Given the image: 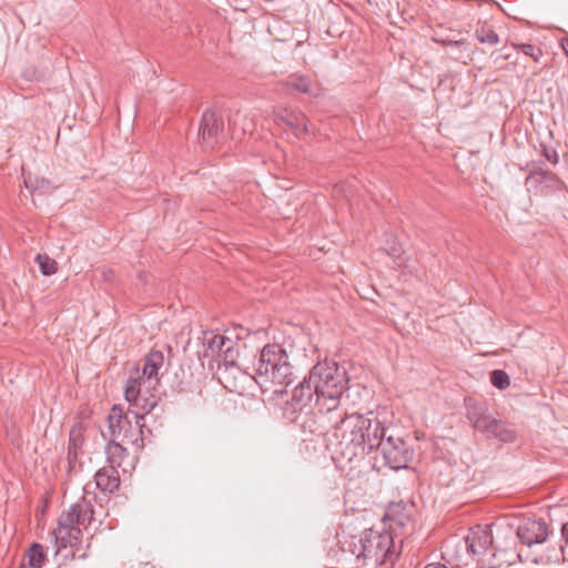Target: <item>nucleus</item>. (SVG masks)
<instances>
[{
	"label": "nucleus",
	"instance_id": "nucleus-1",
	"mask_svg": "<svg viewBox=\"0 0 568 568\" xmlns=\"http://www.w3.org/2000/svg\"><path fill=\"white\" fill-rule=\"evenodd\" d=\"M343 550L351 552L357 567L392 568L399 557L394 535L386 529H365L343 542Z\"/></svg>",
	"mask_w": 568,
	"mask_h": 568
},
{
	"label": "nucleus",
	"instance_id": "nucleus-2",
	"mask_svg": "<svg viewBox=\"0 0 568 568\" xmlns=\"http://www.w3.org/2000/svg\"><path fill=\"white\" fill-rule=\"evenodd\" d=\"M333 427V439L329 445L335 463L344 468L361 462L367 455V448L362 438L364 415L358 413L347 415L337 410Z\"/></svg>",
	"mask_w": 568,
	"mask_h": 568
},
{
	"label": "nucleus",
	"instance_id": "nucleus-3",
	"mask_svg": "<svg viewBox=\"0 0 568 568\" xmlns=\"http://www.w3.org/2000/svg\"><path fill=\"white\" fill-rule=\"evenodd\" d=\"M253 378L263 392L274 394L282 393L293 382L288 355L280 344H267L262 348Z\"/></svg>",
	"mask_w": 568,
	"mask_h": 568
},
{
	"label": "nucleus",
	"instance_id": "nucleus-4",
	"mask_svg": "<svg viewBox=\"0 0 568 568\" xmlns=\"http://www.w3.org/2000/svg\"><path fill=\"white\" fill-rule=\"evenodd\" d=\"M94 520L93 503L87 494L68 509L63 510L52 530L58 551L67 547H78L82 541V529Z\"/></svg>",
	"mask_w": 568,
	"mask_h": 568
},
{
	"label": "nucleus",
	"instance_id": "nucleus-5",
	"mask_svg": "<svg viewBox=\"0 0 568 568\" xmlns=\"http://www.w3.org/2000/svg\"><path fill=\"white\" fill-rule=\"evenodd\" d=\"M310 381L315 385L317 403H326L327 412L339 410V399L347 389L346 369L336 362L317 363L310 371Z\"/></svg>",
	"mask_w": 568,
	"mask_h": 568
},
{
	"label": "nucleus",
	"instance_id": "nucleus-6",
	"mask_svg": "<svg viewBox=\"0 0 568 568\" xmlns=\"http://www.w3.org/2000/svg\"><path fill=\"white\" fill-rule=\"evenodd\" d=\"M140 377H129L124 388L125 399L130 403L135 410V424L139 427L140 434L142 433V419L146 414L151 413L158 405L159 397L156 395V386H149L148 383L138 381Z\"/></svg>",
	"mask_w": 568,
	"mask_h": 568
},
{
	"label": "nucleus",
	"instance_id": "nucleus-7",
	"mask_svg": "<svg viewBox=\"0 0 568 568\" xmlns=\"http://www.w3.org/2000/svg\"><path fill=\"white\" fill-rule=\"evenodd\" d=\"M464 541L467 554L477 564V568L495 567L497 565L493 560L495 557L493 536L488 528H481L480 526L471 528Z\"/></svg>",
	"mask_w": 568,
	"mask_h": 568
},
{
	"label": "nucleus",
	"instance_id": "nucleus-8",
	"mask_svg": "<svg viewBox=\"0 0 568 568\" xmlns=\"http://www.w3.org/2000/svg\"><path fill=\"white\" fill-rule=\"evenodd\" d=\"M467 417L476 430L486 434L488 437L497 438L504 443H513L516 439V430L509 424L491 417L481 408L469 409Z\"/></svg>",
	"mask_w": 568,
	"mask_h": 568
},
{
	"label": "nucleus",
	"instance_id": "nucleus-9",
	"mask_svg": "<svg viewBox=\"0 0 568 568\" xmlns=\"http://www.w3.org/2000/svg\"><path fill=\"white\" fill-rule=\"evenodd\" d=\"M376 449H381L385 464L392 469L407 468L414 457V449L400 436L389 435L387 438L384 437L381 446Z\"/></svg>",
	"mask_w": 568,
	"mask_h": 568
},
{
	"label": "nucleus",
	"instance_id": "nucleus-10",
	"mask_svg": "<svg viewBox=\"0 0 568 568\" xmlns=\"http://www.w3.org/2000/svg\"><path fill=\"white\" fill-rule=\"evenodd\" d=\"M317 404V412H303L297 414L293 420L297 423L305 433H310L316 436H324L332 426L329 414H333L334 412H327V404L325 402Z\"/></svg>",
	"mask_w": 568,
	"mask_h": 568
},
{
	"label": "nucleus",
	"instance_id": "nucleus-11",
	"mask_svg": "<svg viewBox=\"0 0 568 568\" xmlns=\"http://www.w3.org/2000/svg\"><path fill=\"white\" fill-rule=\"evenodd\" d=\"M549 535V526L544 520L526 519L517 528V537L523 545L530 548L534 545L542 544Z\"/></svg>",
	"mask_w": 568,
	"mask_h": 568
},
{
	"label": "nucleus",
	"instance_id": "nucleus-12",
	"mask_svg": "<svg viewBox=\"0 0 568 568\" xmlns=\"http://www.w3.org/2000/svg\"><path fill=\"white\" fill-rule=\"evenodd\" d=\"M142 369L136 367L130 373L129 377H140L139 381L148 383L149 386H156L159 384L158 373L163 366L164 355L161 351L152 349L143 358Z\"/></svg>",
	"mask_w": 568,
	"mask_h": 568
},
{
	"label": "nucleus",
	"instance_id": "nucleus-13",
	"mask_svg": "<svg viewBox=\"0 0 568 568\" xmlns=\"http://www.w3.org/2000/svg\"><path fill=\"white\" fill-rule=\"evenodd\" d=\"M275 121L287 125L296 138H303L311 131L307 116L292 108H281L275 112Z\"/></svg>",
	"mask_w": 568,
	"mask_h": 568
},
{
	"label": "nucleus",
	"instance_id": "nucleus-14",
	"mask_svg": "<svg viewBox=\"0 0 568 568\" xmlns=\"http://www.w3.org/2000/svg\"><path fill=\"white\" fill-rule=\"evenodd\" d=\"M224 123L220 113L207 110L203 113L200 124V132L204 144L213 148L223 132Z\"/></svg>",
	"mask_w": 568,
	"mask_h": 568
},
{
	"label": "nucleus",
	"instance_id": "nucleus-15",
	"mask_svg": "<svg viewBox=\"0 0 568 568\" xmlns=\"http://www.w3.org/2000/svg\"><path fill=\"white\" fill-rule=\"evenodd\" d=\"M364 429L362 430V438L364 446L367 448V454L381 446L382 439L385 437V427L383 423L373 413L364 415Z\"/></svg>",
	"mask_w": 568,
	"mask_h": 568
},
{
	"label": "nucleus",
	"instance_id": "nucleus-16",
	"mask_svg": "<svg viewBox=\"0 0 568 568\" xmlns=\"http://www.w3.org/2000/svg\"><path fill=\"white\" fill-rule=\"evenodd\" d=\"M315 395V385L310 381L308 376L294 388L291 402L287 404L295 413L301 414L311 408V403Z\"/></svg>",
	"mask_w": 568,
	"mask_h": 568
},
{
	"label": "nucleus",
	"instance_id": "nucleus-17",
	"mask_svg": "<svg viewBox=\"0 0 568 568\" xmlns=\"http://www.w3.org/2000/svg\"><path fill=\"white\" fill-rule=\"evenodd\" d=\"M384 519L388 523L392 532L396 529L405 528L412 520V506L404 501L392 503L388 505Z\"/></svg>",
	"mask_w": 568,
	"mask_h": 568
},
{
	"label": "nucleus",
	"instance_id": "nucleus-18",
	"mask_svg": "<svg viewBox=\"0 0 568 568\" xmlns=\"http://www.w3.org/2000/svg\"><path fill=\"white\" fill-rule=\"evenodd\" d=\"M109 429L112 439L119 438L123 434V438L132 439L133 435L129 434L132 428V423L128 414H123L122 408L114 405L108 417Z\"/></svg>",
	"mask_w": 568,
	"mask_h": 568
},
{
	"label": "nucleus",
	"instance_id": "nucleus-19",
	"mask_svg": "<svg viewBox=\"0 0 568 568\" xmlns=\"http://www.w3.org/2000/svg\"><path fill=\"white\" fill-rule=\"evenodd\" d=\"M95 486L102 493L112 494L120 487V475L119 470L114 469L113 466H104L95 473Z\"/></svg>",
	"mask_w": 568,
	"mask_h": 568
},
{
	"label": "nucleus",
	"instance_id": "nucleus-20",
	"mask_svg": "<svg viewBox=\"0 0 568 568\" xmlns=\"http://www.w3.org/2000/svg\"><path fill=\"white\" fill-rule=\"evenodd\" d=\"M106 456V465L113 466L114 469H119L122 466L123 460L128 456V450L121 444L114 439H110L104 447Z\"/></svg>",
	"mask_w": 568,
	"mask_h": 568
},
{
	"label": "nucleus",
	"instance_id": "nucleus-21",
	"mask_svg": "<svg viewBox=\"0 0 568 568\" xmlns=\"http://www.w3.org/2000/svg\"><path fill=\"white\" fill-rule=\"evenodd\" d=\"M23 174L24 186L31 192H39V194H49L55 190V186L44 178L32 176L31 174Z\"/></svg>",
	"mask_w": 568,
	"mask_h": 568
},
{
	"label": "nucleus",
	"instance_id": "nucleus-22",
	"mask_svg": "<svg viewBox=\"0 0 568 568\" xmlns=\"http://www.w3.org/2000/svg\"><path fill=\"white\" fill-rule=\"evenodd\" d=\"M285 85L287 89H293L305 94H313L314 92V83L307 75L291 74L286 79Z\"/></svg>",
	"mask_w": 568,
	"mask_h": 568
},
{
	"label": "nucleus",
	"instance_id": "nucleus-23",
	"mask_svg": "<svg viewBox=\"0 0 568 568\" xmlns=\"http://www.w3.org/2000/svg\"><path fill=\"white\" fill-rule=\"evenodd\" d=\"M475 37L480 43L495 45L499 42V36L487 21L477 23Z\"/></svg>",
	"mask_w": 568,
	"mask_h": 568
},
{
	"label": "nucleus",
	"instance_id": "nucleus-24",
	"mask_svg": "<svg viewBox=\"0 0 568 568\" xmlns=\"http://www.w3.org/2000/svg\"><path fill=\"white\" fill-rule=\"evenodd\" d=\"M237 356H239V349L236 347L231 348V349L230 348L224 349L220 354V357H222V363L219 364V371H221L222 367H224L225 374L226 373L233 374L234 372L240 371V368L236 365Z\"/></svg>",
	"mask_w": 568,
	"mask_h": 568
},
{
	"label": "nucleus",
	"instance_id": "nucleus-25",
	"mask_svg": "<svg viewBox=\"0 0 568 568\" xmlns=\"http://www.w3.org/2000/svg\"><path fill=\"white\" fill-rule=\"evenodd\" d=\"M47 559L42 545L33 542L28 550V564L31 568H41Z\"/></svg>",
	"mask_w": 568,
	"mask_h": 568
},
{
	"label": "nucleus",
	"instance_id": "nucleus-26",
	"mask_svg": "<svg viewBox=\"0 0 568 568\" xmlns=\"http://www.w3.org/2000/svg\"><path fill=\"white\" fill-rule=\"evenodd\" d=\"M37 262L43 275H52L57 272V262L47 254H38Z\"/></svg>",
	"mask_w": 568,
	"mask_h": 568
},
{
	"label": "nucleus",
	"instance_id": "nucleus-27",
	"mask_svg": "<svg viewBox=\"0 0 568 568\" xmlns=\"http://www.w3.org/2000/svg\"><path fill=\"white\" fill-rule=\"evenodd\" d=\"M511 47L516 50H520L525 55H528L538 62L542 57V50L530 43H511Z\"/></svg>",
	"mask_w": 568,
	"mask_h": 568
},
{
	"label": "nucleus",
	"instance_id": "nucleus-28",
	"mask_svg": "<svg viewBox=\"0 0 568 568\" xmlns=\"http://www.w3.org/2000/svg\"><path fill=\"white\" fill-rule=\"evenodd\" d=\"M490 383L498 389H506L510 385V378L505 371L495 369L490 373Z\"/></svg>",
	"mask_w": 568,
	"mask_h": 568
},
{
	"label": "nucleus",
	"instance_id": "nucleus-29",
	"mask_svg": "<svg viewBox=\"0 0 568 568\" xmlns=\"http://www.w3.org/2000/svg\"><path fill=\"white\" fill-rule=\"evenodd\" d=\"M224 343L230 344V337L222 334H215L207 341V347L212 353H216L220 356L224 351Z\"/></svg>",
	"mask_w": 568,
	"mask_h": 568
},
{
	"label": "nucleus",
	"instance_id": "nucleus-30",
	"mask_svg": "<svg viewBox=\"0 0 568 568\" xmlns=\"http://www.w3.org/2000/svg\"><path fill=\"white\" fill-rule=\"evenodd\" d=\"M549 176V171L546 170H532L529 175L526 178V185H537L538 183L544 182Z\"/></svg>",
	"mask_w": 568,
	"mask_h": 568
},
{
	"label": "nucleus",
	"instance_id": "nucleus-31",
	"mask_svg": "<svg viewBox=\"0 0 568 568\" xmlns=\"http://www.w3.org/2000/svg\"><path fill=\"white\" fill-rule=\"evenodd\" d=\"M542 153H544L545 158L548 161H550L551 163L558 162V154L555 150H550V149L544 146Z\"/></svg>",
	"mask_w": 568,
	"mask_h": 568
},
{
	"label": "nucleus",
	"instance_id": "nucleus-32",
	"mask_svg": "<svg viewBox=\"0 0 568 568\" xmlns=\"http://www.w3.org/2000/svg\"><path fill=\"white\" fill-rule=\"evenodd\" d=\"M561 536H562L565 546H560V550H561V552H564L565 548L568 547V521L562 525Z\"/></svg>",
	"mask_w": 568,
	"mask_h": 568
},
{
	"label": "nucleus",
	"instance_id": "nucleus-33",
	"mask_svg": "<svg viewBox=\"0 0 568 568\" xmlns=\"http://www.w3.org/2000/svg\"><path fill=\"white\" fill-rule=\"evenodd\" d=\"M491 58H494L495 62H498L499 60H509L511 58V55L509 53H500V52L494 51L491 53Z\"/></svg>",
	"mask_w": 568,
	"mask_h": 568
},
{
	"label": "nucleus",
	"instance_id": "nucleus-34",
	"mask_svg": "<svg viewBox=\"0 0 568 568\" xmlns=\"http://www.w3.org/2000/svg\"><path fill=\"white\" fill-rule=\"evenodd\" d=\"M75 458H77V450L71 447V444H69V446H68L69 463L71 464L72 459H75Z\"/></svg>",
	"mask_w": 568,
	"mask_h": 568
},
{
	"label": "nucleus",
	"instance_id": "nucleus-35",
	"mask_svg": "<svg viewBox=\"0 0 568 568\" xmlns=\"http://www.w3.org/2000/svg\"><path fill=\"white\" fill-rule=\"evenodd\" d=\"M424 568H448V567L442 562H430V564L426 565Z\"/></svg>",
	"mask_w": 568,
	"mask_h": 568
},
{
	"label": "nucleus",
	"instance_id": "nucleus-36",
	"mask_svg": "<svg viewBox=\"0 0 568 568\" xmlns=\"http://www.w3.org/2000/svg\"><path fill=\"white\" fill-rule=\"evenodd\" d=\"M434 41H436V42H440V43H443V44H450V45H452V44H454V45H458V44L460 43V41H452V40L446 41V40H438V39H436V38H434Z\"/></svg>",
	"mask_w": 568,
	"mask_h": 568
},
{
	"label": "nucleus",
	"instance_id": "nucleus-37",
	"mask_svg": "<svg viewBox=\"0 0 568 568\" xmlns=\"http://www.w3.org/2000/svg\"><path fill=\"white\" fill-rule=\"evenodd\" d=\"M235 346H236V342L233 341L231 337H230V344H226V343L223 344L224 349H227V348L231 349V348H234Z\"/></svg>",
	"mask_w": 568,
	"mask_h": 568
},
{
	"label": "nucleus",
	"instance_id": "nucleus-38",
	"mask_svg": "<svg viewBox=\"0 0 568 568\" xmlns=\"http://www.w3.org/2000/svg\"><path fill=\"white\" fill-rule=\"evenodd\" d=\"M69 444H71V447L73 449H77L78 438L77 437H71Z\"/></svg>",
	"mask_w": 568,
	"mask_h": 568
}]
</instances>
